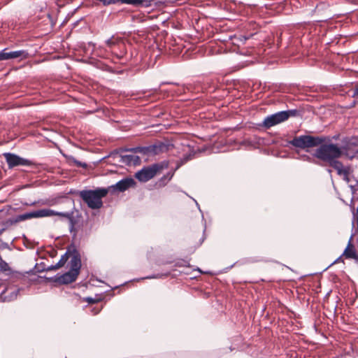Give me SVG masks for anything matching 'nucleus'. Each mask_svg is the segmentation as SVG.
I'll return each mask as SVG.
<instances>
[{
	"instance_id": "1",
	"label": "nucleus",
	"mask_w": 358,
	"mask_h": 358,
	"mask_svg": "<svg viewBox=\"0 0 358 358\" xmlns=\"http://www.w3.org/2000/svg\"><path fill=\"white\" fill-rule=\"evenodd\" d=\"M343 154L342 150L334 143L320 144L316 149L314 156L323 162H328L329 165L340 173L342 163L337 160Z\"/></svg>"
},
{
	"instance_id": "2",
	"label": "nucleus",
	"mask_w": 358,
	"mask_h": 358,
	"mask_svg": "<svg viewBox=\"0 0 358 358\" xmlns=\"http://www.w3.org/2000/svg\"><path fill=\"white\" fill-rule=\"evenodd\" d=\"M107 194V189L97 188L94 190H82L79 192V196L90 208L99 209L103 206L102 199Z\"/></svg>"
},
{
	"instance_id": "3",
	"label": "nucleus",
	"mask_w": 358,
	"mask_h": 358,
	"mask_svg": "<svg viewBox=\"0 0 358 358\" xmlns=\"http://www.w3.org/2000/svg\"><path fill=\"white\" fill-rule=\"evenodd\" d=\"M169 167L166 160L144 166L135 173L136 178L142 182H146L153 178L158 173Z\"/></svg>"
},
{
	"instance_id": "4",
	"label": "nucleus",
	"mask_w": 358,
	"mask_h": 358,
	"mask_svg": "<svg viewBox=\"0 0 358 358\" xmlns=\"http://www.w3.org/2000/svg\"><path fill=\"white\" fill-rule=\"evenodd\" d=\"M299 113V111L296 109H291L277 112L266 116L262 122V126L266 129H269L273 126L287 121L291 117L297 116Z\"/></svg>"
},
{
	"instance_id": "5",
	"label": "nucleus",
	"mask_w": 358,
	"mask_h": 358,
	"mask_svg": "<svg viewBox=\"0 0 358 358\" xmlns=\"http://www.w3.org/2000/svg\"><path fill=\"white\" fill-rule=\"evenodd\" d=\"M324 142L320 137H315L310 135H302L295 136L292 140L288 141V144L300 149H306L320 145Z\"/></svg>"
},
{
	"instance_id": "6",
	"label": "nucleus",
	"mask_w": 358,
	"mask_h": 358,
	"mask_svg": "<svg viewBox=\"0 0 358 358\" xmlns=\"http://www.w3.org/2000/svg\"><path fill=\"white\" fill-rule=\"evenodd\" d=\"M105 43L106 48L104 49V50L107 52L111 53L118 59L122 58L127 52L125 44L120 38H116L113 36L110 38L107 39Z\"/></svg>"
},
{
	"instance_id": "7",
	"label": "nucleus",
	"mask_w": 358,
	"mask_h": 358,
	"mask_svg": "<svg viewBox=\"0 0 358 358\" xmlns=\"http://www.w3.org/2000/svg\"><path fill=\"white\" fill-rule=\"evenodd\" d=\"M3 156L10 169L17 166H30L31 162L24 158H22L15 154L5 152Z\"/></svg>"
},
{
	"instance_id": "8",
	"label": "nucleus",
	"mask_w": 358,
	"mask_h": 358,
	"mask_svg": "<svg viewBox=\"0 0 358 358\" xmlns=\"http://www.w3.org/2000/svg\"><path fill=\"white\" fill-rule=\"evenodd\" d=\"M341 149L348 157L353 158L358 153V138L353 137L346 140Z\"/></svg>"
},
{
	"instance_id": "9",
	"label": "nucleus",
	"mask_w": 358,
	"mask_h": 358,
	"mask_svg": "<svg viewBox=\"0 0 358 358\" xmlns=\"http://www.w3.org/2000/svg\"><path fill=\"white\" fill-rule=\"evenodd\" d=\"M29 53L27 50H20L11 52H7V48L0 51V61L20 59V60L28 58Z\"/></svg>"
},
{
	"instance_id": "10",
	"label": "nucleus",
	"mask_w": 358,
	"mask_h": 358,
	"mask_svg": "<svg viewBox=\"0 0 358 358\" xmlns=\"http://www.w3.org/2000/svg\"><path fill=\"white\" fill-rule=\"evenodd\" d=\"M136 185V181L131 178H124L121 180L116 182L115 185H111L109 188L113 191L123 192L129 188L134 187Z\"/></svg>"
},
{
	"instance_id": "11",
	"label": "nucleus",
	"mask_w": 358,
	"mask_h": 358,
	"mask_svg": "<svg viewBox=\"0 0 358 358\" xmlns=\"http://www.w3.org/2000/svg\"><path fill=\"white\" fill-rule=\"evenodd\" d=\"M45 213H44V208L35 211L27 212L15 216L13 220V222L17 223L33 218L45 217Z\"/></svg>"
},
{
	"instance_id": "12",
	"label": "nucleus",
	"mask_w": 358,
	"mask_h": 358,
	"mask_svg": "<svg viewBox=\"0 0 358 358\" xmlns=\"http://www.w3.org/2000/svg\"><path fill=\"white\" fill-rule=\"evenodd\" d=\"M350 169L349 167H345L342 164L341 172L340 173H338V175L343 176L344 180L348 183L349 187L352 189V192H355L356 191L355 187L358 182L355 179L353 178L352 176H350Z\"/></svg>"
},
{
	"instance_id": "13",
	"label": "nucleus",
	"mask_w": 358,
	"mask_h": 358,
	"mask_svg": "<svg viewBox=\"0 0 358 358\" xmlns=\"http://www.w3.org/2000/svg\"><path fill=\"white\" fill-rule=\"evenodd\" d=\"M69 270L79 274L81 268V259L80 254L76 250L71 255V260L69 262Z\"/></svg>"
},
{
	"instance_id": "14",
	"label": "nucleus",
	"mask_w": 358,
	"mask_h": 358,
	"mask_svg": "<svg viewBox=\"0 0 358 358\" xmlns=\"http://www.w3.org/2000/svg\"><path fill=\"white\" fill-rule=\"evenodd\" d=\"M112 155H116L119 159L118 162L124 165H136L140 161L138 156L133 155H119L117 152L113 153Z\"/></svg>"
},
{
	"instance_id": "15",
	"label": "nucleus",
	"mask_w": 358,
	"mask_h": 358,
	"mask_svg": "<svg viewBox=\"0 0 358 358\" xmlns=\"http://www.w3.org/2000/svg\"><path fill=\"white\" fill-rule=\"evenodd\" d=\"M153 0H116V3L128 4L134 6H143L145 8L150 7L152 5Z\"/></svg>"
},
{
	"instance_id": "16",
	"label": "nucleus",
	"mask_w": 358,
	"mask_h": 358,
	"mask_svg": "<svg viewBox=\"0 0 358 358\" xmlns=\"http://www.w3.org/2000/svg\"><path fill=\"white\" fill-rule=\"evenodd\" d=\"M78 275V274L74 272H71V271L69 270L64 274L58 276L56 279V281L61 284H69L74 282L76 280Z\"/></svg>"
},
{
	"instance_id": "17",
	"label": "nucleus",
	"mask_w": 358,
	"mask_h": 358,
	"mask_svg": "<svg viewBox=\"0 0 358 358\" xmlns=\"http://www.w3.org/2000/svg\"><path fill=\"white\" fill-rule=\"evenodd\" d=\"M45 217H52L55 215L65 217L70 220L73 224V212H57L50 208H44Z\"/></svg>"
},
{
	"instance_id": "18",
	"label": "nucleus",
	"mask_w": 358,
	"mask_h": 358,
	"mask_svg": "<svg viewBox=\"0 0 358 358\" xmlns=\"http://www.w3.org/2000/svg\"><path fill=\"white\" fill-rule=\"evenodd\" d=\"M71 252H70L69 250H68L65 254H64L59 261L55 265H51L50 266H48V268H43L41 269V271H52V270H56L61 267H62L66 262L68 261L69 257H71Z\"/></svg>"
},
{
	"instance_id": "19",
	"label": "nucleus",
	"mask_w": 358,
	"mask_h": 358,
	"mask_svg": "<svg viewBox=\"0 0 358 358\" xmlns=\"http://www.w3.org/2000/svg\"><path fill=\"white\" fill-rule=\"evenodd\" d=\"M20 291V289L15 287H8L2 294L3 301H10L15 299Z\"/></svg>"
},
{
	"instance_id": "20",
	"label": "nucleus",
	"mask_w": 358,
	"mask_h": 358,
	"mask_svg": "<svg viewBox=\"0 0 358 358\" xmlns=\"http://www.w3.org/2000/svg\"><path fill=\"white\" fill-rule=\"evenodd\" d=\"M168 150V145L164 143L159 142L151 145L152 155H159Z\"/></svg>"
},
{
	"instance_id": "21",
	"label": "nucleus",
	"mask_w": 358,
	"mask_h": 358,
	"mask_svg": "<svg viewBox=\"0 0 358 358\" xmlns=\"http://www.w3.org/2000/svg\"><path fill=\"white\" fill-rule=\"evenodd\" d=\"M352 238V237L350 238ZM343 255L348 259H358L355 250L351 243V239L349 240L347 248L345 249Z\"/></svg>"
},
{
	"instance_id": "22",
	"label": "nucleus",
	"mask_w": 358,
	"mask_h": 358,
	"mask_svg": "<svg viewBox=\"0 0 358 358\" xmlns=\"http://www.w3.org/2000/svg\"><path fill=\"white\" fill-rule=\"evenodd\" d=\"M142 153L145 155L151 156L152 155V151H151V145L148 146H143L142 147Z\"/></svg>"
},
{
	"instance_id": "23",
	"label": "nucleus",
	"mask_w": 358,
	"mask_h": 358,
	"mask_svg": "<svg viewBox=\"0 0 358 358\" xmlns=\"http://www.w3.org/2000/svg\"><path fill=\"white\" fill-rule=\"evenodd\" d=\"M194 155V153H189V154H187V155H184L183 157L180 159L181 161V164H185L188 161L192 159Z\"/></svg>"
},
{
	"instance_id": "24",
	"label": "nucleus",
	"mask_w": 358,
	"mask_h": 358,
	"mask_svg": "<svg viewBox=\"0 0 358 358\" xmlns=\"http://www.w3.org/2000/svg\"><path fill=\"white\" fill-rule=\"evenodd\" d=\"M165 275H166L157 273V274H155V275H148V276H146V277L138 279L137 280H144V279L160 278H162L163 276H165Z\"/></svg>"
},
{
	"instance_id": "25",
	"label": "nucleus",
	"mask_w": 358,
	"mask_h": 358,
	"mask_svg": "<svg viewBox=\"0 0 358 358\" xmlns=\"http://www.w3.org/2000/svg\"><path fill=\"white\" fill-rule=\"evenodd\" d=\"M174 175V171L173 172H169L168 173L166 176H164L162 178H161V180L163 181L164 180H167V181H169L171 180V178H173Z\"/></svg>"
},
{
	"instance_id": "26",
	"label": "nucleus",
	"mask_w": 358,
	"mask_h": 358,
	"mask_svg": "<svg viewBox=\"0 0 358 358\" xmlns=\"http://www.w3.org/2000/svg\"><path fill=\"white\" fill-rule=\"evenodd\" d=\"M73 162L78 167L86 168L87 166L86 163L78 161L75 159H73Z\"/></svg>"
},
{
	"instance_id": "27",
	"label": "nucleus",
	"mask_w": 358,
	"mask_h": 358,
	"mask_svg": "<svg viewBox=\"0 0 358 358\" xmlns=\"http://www.w3.org/2000/svg\"><path fill=\"white\" fill-rule=\"evenodd\" d=\"M142 147L141 146H138V147H135V148H133L131 149H130L129 150H131V152H134V153H142Z\"/></svg>"
},
{
	"instance_id": "28",
	"label": "nucleus",
	"mask_w": 358,
	"mask_h": 358,
	"mask_svg": "<svg viewBox=\"0 0 358 358\" xmlns=\"http://www.w3.org/2000/svg\"><path fill=\"white\" fill-rule=\"evenodd\" d=\"M6 225L4 223L0 224V236L3 234V232L6 230Z\"/></svg>"
},
{
	"instance_id": "29",
	"label": "nucleus",
	"mask_w": 358,
	"mask_h": 358,
	"mask_svg": "<svg viewBox=\"0 0 358 358\" xmlns=\"http://www.w3.org/2000/svg\"><path fill=\"white\" fill-rule=\"evenodd\" d=\"M184 164H181V161L180 160H178L177 162V164H176V166L174 169L173 171H176V170H178L181 166H182Z\"/></svg>"
},
{
	"instance_id": "30",
	"label": "nucleus",
	"mask_w": 358,
	"mask_h": 358,
	"mask_svg": "<svg viewBox=\"0 0 358 358\" xmlns=\"http://www.w3.org/2000/svg\"><path fill=\"white\" fill-rule=\"evenodd\" d=\"M188 262L187 261H185V260H182V262H178L177 263V265L180 266H188Z\"/></svg>"
},
{
	"instance_id": "31",
	"label": "nucleus",
	"mask_w": 358,
	"mask_h": 358,
	"mask_svg": "<svg viewBox=\"0 0 358 358\" xmlns=\"http://www.w3.org/2000/svg\"><path fill=\"white\" fill-rule=\"evenodd\" d=\"M353 97H358V86H357L353 92Z\"/></svg>"
},
{
	"instance_id": "32",
	"label": "nucleus",
	"mask_w": 358,
	"mask_h": 358,
	"mask_svg": "<svg viewBox=\"0 0 358 358\" xmlns=\"http://www.w3.org/2000/svg\"><path fill=\"white\" fill-rule=\"evenodd\" d=\"M41 264L42 265L40 266V267H36V269H37L38 272H42L43 271H41V269H42L43 268H47L43 263H42Z\"/></svg>"
},
{
	"instance_id": "33",
	"label": "nucleus",
	"mask_w": 358,
	"mask_h": 358,
	"mask_svg": "<svg viewBox=\"0 0 358 358\" xmlns=\"http://www.w3.org/2000/svg\"><path fill=\"white\" fill-rule=\"evenodd\" d=\"M86 301H88L90 303H94V299H92V298H91V297H87V298L86 299Z\"/></svg>"
},
{
	"instance_id": "34",
	"label": "nucleus",
	"mask_w": 358,
	"mask_h": 358,
	"mask_svg": "<svg viewBox=\"0 0 358 358\" xmlns=\"http://www.w3.org/2000/svg\"><path fill=\"white\" fill-rule=\"evenodd\" d=\"M302 157H303V159L304 160H308V161H310V159H311L310 157H309V156H308V155H303Z\"/></svg>"
},
{
	"instance_id": "35",
	"label": "nucleus",
	"mask_w": 358,
	"mask_h": 358,
	"mask_svg": "<svg viewBox=\"0 0 358 358\" xmlns=\"http://www.w3.org/2000/svg\"><path fill=\"white\" fill-rule=\"evenodd\" d=\"M88 45L89 46H92L93 48V50L95 49V44L94 43L90 42V43H88Z\"/></svg>"
},
{
	"instance_id": "36",
	"label": "nucleus",
	"mask_w": 358,
	"mask_h": 358,
	"mask_svg": "<svg viewBox=\"0 0 358 358\" xmlns=\"http://www.w3.org/2000/svg\"><path fill=\"white\" fill-rule=\"evenodd\" d=\"M341 260V257H339L337 259H336L334 262V264L336 263V262H338Z\"/></svg>"
},
{
	"instance_id": "37",
	"label": "nucleus",
	"mask_w": 358,
	"mask_h": 358,
	"mask_svg": "<svg viewBox=\"0 0 358 358\" xmlns=\"http://www.w3.org/2000/svg\"><path fill=\"white\" fill-rule=\"evenodd\" d=\"M98 49L100 50V52H102V50H103V48L101 46H99Z\"/></svg>"
},
{
	"instance_id": "38",
	"label": "nucleus",
	"mask_w": 358,
	"mask_h": 358,
	"mask_svg": "<svg viewBox=\"0 0 358 358\" xmlns=\"http://www.w3.org/2000/svg\"><path fill=\"white\" fill-rule=\"evenodd\" d=\"M195 203H196V205L198 206V208H199V204H198V203L196 202V201H195ZM199 210H200V211H201L200 208H199Z\"/></svg>"
},
{
	"instance_id": "39",
	"label": "nucleus",
	"mask_w": 358,
	"mask_h": 358,
	"mask_svg": "<svg viewBox=\"0 0 358 358\" xmlns=\"http://www.w3.org/2000/svg\"><path fill=\"white\" fill-rule=\"evenodd\" d=\"M36 203V202L34 201V202L30 203L29 205L33 206V205H35Z\"/></svg>"
},
{
	"instance_id": "40",
	"label": "nucleus",
	"mask_w": 358,
	"mask_h": 358,
	"mask_svg": "<svg viewBox=\"0 0 358 358\" xmlns=\"http://www.w3.org/2000/svg\"><path fill=\"white\" fill-rule=\"evenodd\" d=\"M65 358H66V357H65Z\"/></svg>"
},
{
	"instance_id": "41",
	"label": "nucleus",
	"mask_w": 358,
	"mask_h": 358,
	"mask_svg": "<svg viewBox=\"0 0 358 358\" xmlns=\"http://www.w3.org/2000/svg\"><path fill=\"white\" fill-rule=\"evenodd\" d=\"M65 358H66V357H65Z\"/></svg>"
}]
</instances>
